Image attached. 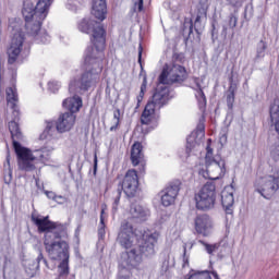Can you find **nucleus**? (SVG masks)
I'll return each instance as SVG.
<instances>
[{"instance_id":"1","label":"nucleus","mask_w":279,"mask_h":279,"mask_svg":"<svg viewBox=\"0 0 279 279\" xmlns=\"http://www.w3.org/2000/svg\"><path fill=\"white\" fill-rule=\"evenodd\" d=\"M31 221L35 223L40 234L45 233L44 245L50 260H60L58 266L59 278H66L71 272L69 258H71V246L69 242L60 239L69 236L66 225L49 220V216L38 217L32 214Z\"/></svg>"},{"instance_id":"2","label":"nucleus","mask_w":279,"mask_h":279,"mask_svg":"<svg viewBox=\"0 0 279 279\" xmlns=\"http://www.w3.org/2000/svg\"><path fill=\"white\" fill-rule=\"evenodd\" d=\"M189 74L186 68L180 64H165L163 69L158 77V84L154 89L151 97L148 99L142 116V125H149L156 119V112L161 108H165L169 101H171V95L169 94V87L167 86H182Z\"/></svg>"},{"instance_id":"3","label":"nucleus","mask_w":279,"mask_h":279,"mask_svg":"<svg viewBox=\"0 0 279 279\" xmlns=\"http://www.w3.org/2000/svg\"><path fill=\"white\" fill-rule=\"evenodd\" d=\"M80 32L83 34H90L93 32L92 43L94 46L87 47L84 56L85 66H92L98 69V72L104 71V50L106 49V28L101 23L90 20L83 19L78 23Z\"/></svg>"},{"instance_id":"4","label":"nucleus","mask_w":279,"mask_h":279,"mask_svg":"<svg viewBox=\"0 0 279 279\" xmlns=\"http://www.w3.org/2000/svg\"><path fill=\"white\" fill-rule=\"evenodd\" d=\"M99 72L98 68H92L86 65V71L81 75L78 80H72L69 85V93L73 95L71 98H66L63 100V108L70 111L71 114L74 112H80V108H82V93H86L93 86L99 84Z\"/></svg>"},{"instance_id":"5","label":"nucleus","mask_w":279,"mask_h":279,"mask_svg":"<svg viewBox=\"0 0 279 279\" xmlns=\"http://www.w3.org/2000/svg\"><path fill=\"white\" fill-rule=\"evenodd\" d=\"M53 0H38L36 7L34 2L25 0L23 3L22 14L25 21V28L27 34H37L43 27V21L49 14Z\"/></svg>"},{"instance_id":"6","label":"nucleus","mask_w":279,"mask_h":279,"mask_svg":"<svg viewBox=\"0 0 279 279\" xmlns=\"http://www.w3.org/2000/svg\"><path fill=\"white\" fill-rule=\"evenodd\" d=\"M9 132L11 133L13 149L17 157V167L20 171H25L26 173L36 171V167L34 166L36 157L29 148L24 147L19 143V141H23V133L21 132V128H19L16 120L9 122Z\"/></svg>"},{"instance_id":"7","label":"nucleus","mask_w":279,"mask_h":279,"mask_svg":"<svg viewBox=\"0 0 279 279\" xmlns=\"http://www.w3.org/2000/svg\"><path fill=\"white\" fill-rule=\"evenodd\" d=\"M156 243H158V233L145 232L138 247L126 252V264L131 267H138L143 263V256L150 258L156 254Z\"/></svg>"},{"instance_id":"8","label":"nucleus","mask_w":279,"mask_h":279,"mask_svg":"<svg viewBox=\"0 0 279 279\" xmlns=\"http://www.w3.org/2000/svg\"><path fill=\"white\" fill-rule=\"evenodd\" d=\"M117 180L120 181L112 204V210L114 211L119 208L122 193H124L129 199L136 197V193H138V172L135 169H129L124 177L118 174Z\"/></svg>"},{"instance_id":"9","label":"nucleus","mask_w":279,"mask_h":279,"mask_svg":"<svg viewBox=\"0 0 279 279\" xmlns=\"http://www.w3.org/2000/svg\"><path fill=\"white\" fill-rule=\"evenodd\" d=\"M206 149V170L201 169L198 172L199 175H203L205 180H219V178H223V175H226V160L213 157V148H210V146H207Z\"/></svg>"},{"instance_id":"10","label":"nucleus","mask_w":279,"mask_h":279,"mask_svg":"<svg viewBox=\"0 0 279 279\" xmlns=\"http://www.w3.org/2000/svg\"><path fill=\"white\" fill-rule=\"evenodd\" d=\"M75 125V114L71 112H65L60 114L57 122H47L46 129L40 134V141H45L48 136H53V132H59L60 134H64V132H70Z\"/></svg>"},{"instance_id":"11","label":"nucleus","mask_w":279,"mask_h":279,"mask_svg":"<svg viewBox=\"0 0 279 279\" xmlns=\"http://www.w3.org/2000/svg\"><path fill=\"white\" fill-rule=\"evenodd\" d=\"M197 210H210L217 202V187L215 183L207 182L195 195Z\"/></svg>"},{"instance_id":"12","label":"nucleus","mask_w":279,"mask_h":279,"mask_svg":"<svg viewBox=\"0 0 279 279\" xmlns=\"http://www.w3.org/2000/svg\"><path fill=\"white\" fill-rule=\"evenodd\" d=\"M9 29L12 32V40L11 46L8 49V62L10 64H14L16 60H19V56H21V51L23 49V43H25V34L21 31L17 24L10 25Z\"/></svg>"},{"instance_id":"13","label":"nucleus","mask_w":279,"mask_h":279,"mask_svg":"<svg viewBox=\"0 0 279 279\" xmlns=\"http://www.w3.org/2000/svg\"><path fill=\"white\" fill-rule=\"evenodd\" d=\"M208 14V7L205 3H199L196 8V17L194 20V24L193 22L190 23L189 27H186V25H184L183 27V36L185 37V45L186 43H189V40H191V35L193 34V27L196 32V34H199V29H202V21H206V16Z\"/></svg>"},{"instance_id":"14","label":"nucleus","mask_w":279,"mask_h":279,"mask_svg":"<svg viewBox=\"0 0 279 279\" xmlns=\"http://www.w3.org/2000/svg\"><path fill=\"white\" fill-rule=\"evenodd\" d=\"M180 193V181L171 182L166 189L159 193L161 206L168 208V206H173L175 204V198Z\"/></svg>"},{"instance_id":"15","label":"nucleus","mask_w":279,"mask_h":279,"mask_svg":"<svg viewBox=\"0 0 279 279\" xmlns=\"http://www.w3.org/2000/svg\"><path fill=\"white\" fill-rule=\"evenodd\" d=\"M132 236H134V227L128 220L122 221L118 233V243L125 250H130L134 243Z\"/></svg>"},{"instance_id":"16","label":"nucleus","mask_w":279,"mask_h":279,"mask_svg":"<svg viewBox=\"0 0 279 279\" xmlns=\"http://www.w3.org/2000/svg\"><path fill=\"white\" fill-rule=\"evenodd\" d=\"M195 230L198 234H203V236H208L210 231L213 230V220L210 216L207 214L198 215L195 218Z\"/></svg>"},{"instance_id":"17","label":"nucleus","mask_w":279,"mask_h":279,"mask_svg":"<svg viewBox=\"0 0 279 279\" xmlns=\"http://www.w3.org/2000/svg\"><path fill=\"white\" fill-rule=\"evenodd\" d=\"M221 204L226 215L234 214V191L232 187H225L221 192Z\"/></svg>"},{"instance_id":"18","label":"nucleus","mask_w":279,"mask_h":279,"mask_svg":"<svg viewBox=\"0 0 279 279\" xmlns=\"http://www.w3.org/2000/svg\"><path fill=\"white\" fill-rule=\"evenodd\" d=\"M131 162L133 167H142V171L145 170V155L143 154V144L136 142L131 148Z\"/></svg>"},{"instance_id":"19","label":"nucleus","mask_w":279,"mask_h":279,"mask_svg":"<svg viewBox=\"0 0 279 279\" xmlns=\"http://www.w3.org/2000/svg\"><path fill=\"white\" fill-rule=\"evenodd\" d=\"M92 14L98 21H106V14H108V5L106 0H93Z\"/></svg>"},{"instance_id":"20","label":"nucleus","mask_w":279,"mask_h":279,"mask_svg":"<svg viewBox=\"0 0 279 279\" xmlns=\"http://www.w3.org/2000/svg\"><path fill=\"white\" fill-rule=\"evenodd\" d=\"M130 213L133 219H138V221H147L149 217V210L143 207V205L132 204Z\"/></svg>"},{"instance_id":"21","label":"nucleus","mask_w":279,"mask_h":279,"mask_svg":"<svg viewBox=\"0 0 279 279\" xmlns=\"http://www.w3.org/2000/svg\"><path fill=\"white\" fill-rule=\"evenodd\" d=\"M7 101L9 106L13 109L14 117H19V110H16V101H19V94L16 93V87L7 88Z\"/></svg>"},{"instance_id":"22","label":"nucleus","mask_w":279,"mask_h":279,"mask_svg":"<svg viewBox=\"0 0 279 279\" xmlns=\"http://www.w3.org/2000/svg\"><path fill=\"white\" fill-rule=\"evenodd\" d=\"M56 146H51V145H46L44 147H41L38 150H35V154H33V156H35L36 158L33 160V165L36 169V160H47V157L49 156V154H51L52 151H54Z\"/></svg>"},{"instance_id":"23","label":"nucleus","mask_w":279,"mask_h":279,"mask_svg":"<svg viewBox=\"0 0 279 279\" xmlns=\"http://www.w3.org/2000/svg\"><path fill=\"white\" fill-rule=\"evenodd\" d=\"M40 262L44 263L47 269H52L51 266H49V262H47V258H45V255H43V252H39L36 262L28 260L29 270L38 271V269H40Z\"/></svg>"},{"instance_id":"24","label":"nucleus","mask_w":279,"mask_h":279,"mask_svg":"<svg viewBox=\"0 0 279 279\" xmlns=\"http://www.w3.org/2000/svg\"><path fill=\"white\" fill-rule=\"evenodd\" d=\"M108 209V206L101 205V211H100V222L98 226V236L99 239H104L106 236V218L108 217V214H106V210Z\"/></svg>"},{"instance_id":"25","label":"nucleus","mask_w":279,"mask_h":279,"mask_svg":"<svg viewBox=\"0 0 279 279\" xmlns=\"http://www.w3.org/2000/svg\"><path fill=\"white\" fill-rule=\"evenodd\" d=\"M234 93H236V84H234L232 77H230V86L227 92V106L229 110H232L234 106Z\"/></svg>"},{"instance_id":"26","label":"nucleus","mask_w":279,"mask_h":279,"mask_svg":"<svg viewBox=\"0 0 279 279\" xmlns=\"http://www.w3.org/2000/svg\"><path fill=\"white\" fill-rule=\"evenodd\" d=\"M267 51V43L265 40H260L256 45V54L253 59V62H260L263 58H265V52Z\"/></svg>"},{"instance_id":"27","label":"nucleus","mask_w":279,"mask_h":279,"mask_svg":"<svg viewBox=\"0 0 279 279\" xmlns=\"http://www.w3.org/2000/svg\"><path fill=\"white\" fill-rule=\"evenodd\" d=\"M195 86L193 87L194 90H197L196 98L198 100L199 106H206V95L202 89V84H199V78H194Z\"/></svg>"},{"instance_id":"28","label":"nucleus","mask_w":279,"mask_h":279,"mask_svg":"<svg viewBox=\"0 0 279 279\" xmlns=\"http://www.w3.org/2000/svg\"><path fill=\"white\" fill-rule=\"evenodd\" d=\"M210 274L214 276L215 279H219V275L217 274V271H196L193 272L189 279H213V277L210 276Z\"/></svg>"},{"instance_id":"29","label":"nucleus","mask_w":279,"mask_h":279,"mask_svg":"<svg viewBox=\"0 0 279 279\" xmlns=\"http://www.w3.org/2000/svg\"><path fill=\"white\" fill-rule=\"evenodd\" d=\"M28 36H34L35 40H37V43H43V45H47V43L50 40V37L47 35V33L40 32V28L36 34H28Z\"/></svg>"},{"instance_id":"30","label":"nucleus","mask_w":279,"mask_h":279,"mask_svg":"<svg viewBox=\"0 0 279 279\" xmlns=\"http://www.w3.org/2000/svg\"><path fill=\"white\" fill-rule=\"evenodd\" d=\"M197 134L192 133L191 135L187 136L186 138V154H191L193 149L197 146V141H195Z\"/></svg>"},{"instance_id":"31","label":"nucleus","mask_w":279,"mask_h":279,"mask_svg":"<svg viewBox=\"0 0 279 279\" xmlns=\"http://www.w3.org/2000/svg\"><path fill=\"white\" fill-rule=\"evenodd\" d=\"M198 243L201 245H203L205 247V251L207 252V254H215V252H217V250H219L220 245L219 243H215V244H209L207 242H205L204 240H198Z\"/></svg>"},{"instance_id":"32","label":"nucleus","mask_w":279,"mask_h":279,"mask_svg":"<svg viewBox=\"0 0 279 279\" xmlns=\"http://www.w3.org/2000/svg\"><path fill=\"white\" fill-rule=\"evenodd\" d=\"M113 119L116 120L114 125H112L110 128V132H117V130H119V125L121 123V110L120 109H116L113 111Z\"/></svg>"},{"instance_id":"33","label":"nucleus","mask_w":279,"mask_h":279,"mask_svg":"<svg viewBox=\"0 0 279 279\" xmlns=\"http://www.w3.org/2000/svg\"><path fill=\"white\" fill-rule=\"evenodd\" d=\"M270 156L274 158L276 161L279 160V144H276L271 147L270 149Z\"/></svg>"},{"instance_id":"34","label":"nucleus","mask_w":279,"mask_h":279,"mask_svg":"<svg viewBox=\"0 0 279 279\" xmlns=\"http://www.w3.org/2000/svg\"><path fill=\"white\" fill-rule=\"evenodd\" d=\"M48 90H51V93H58V90H60V83L56 81L49 82Z\"/></svg>"},{"instance_id":"35","label":"nucleus","mask_w":279,"mask_h":279,"mask_svg":"<svg viewBox=\"0 0 279 279\" xmlns=\"http://www.w3.org/2000/svg\"><path fill=\"white\" fill-rule=\"evenodd\" d=\"M239 19L236 17V15L231 14L229 17V26L234 29V27H236V23H238Z\"/></svg>"},{"instance_id":"36","label":"nucleus","mask_w":279,"mask_h":279,"mask_svg":"<svg viewBox=\"0 0 279 279\" xmlns=\"http://www.w3.org/2000/svg\"><path fill=\"white\" fill-rule=\"evenodd\" d=\"M229 5H232V8H241L243 5V0H227Z\"/></svg>"},{"instance_id":"37","label":"nucleus","mask_w":279,"mask_h":279,"mask_svg":"<svg viewBox=\"0 0 279 279\" xmlns=\"http://www.w3.org/2000/svg\"><path fill=\"white\" fill-rule=\"evenodd\" d=\"M137 62L143 71V45L140 44V47H138V59H137Z\"/></svg>"},{"instance_id":"38","label":"nucleus","mask_w":279,"mask_h":279,"mask_svg":"<svg viewBox=\"0 0 279 279\" xmlns=\"http://www.w3.org/2000/svg\"><path fill=\"white\" fill-rule=\"evenodd\" d=\"M140 93H147V74H144L143 76V83L141 85Z\"/></svg>"},{"instance_id":"39","label":"nucleus","mask_w":279,"mask_h":279,"mask_svg":"<svg viewBox=\"0 0 279 279\" xmlns=\"http://www.w3.org/2000/svg\"><path fill=\"white\" fill-rule=\"evenodd\" d=\"M189 265V255H186V244L183 245V267Z\"/></svg>"},{"instance_id":"40","label":"nucleus","mask_w":279,"mask_h":279,"mask_svg":"<svg viewBox=\"0 0 279 279\" xmlns=\"http://www.w3.org/2000/svg\"><path fill=\"white\" fill-rule=\"evenodd\" d=\"M46 195L48 197V199H56V193L51 192V191H46Z\"/></svg>"},{"instance_id":"41","label":"nucleus","mask_w":279,"mask_h":279,"mask_svg":"<svg viewBox=\"0 0 279 279\" xmlns=\"http://www.w3.org/2000/svg\"><path fill=\"white\" fill-rule=\"evenodd\" d=\"M64 199V196L56 195L54 202H57V204H63Z\"/></svg>"},{"instance_id":"42","label":"nucleus","mask_w":279,"mask_h":279,"mask_svg":"<svg viewBox=\"0 0 279 279\" xmlns=\"http://www.w3.org/2000/svg\"><path fill=\"white\" fill-rule=\"evenodd\" d=\"M97 173V155L94 157V174Z\"/></svg>"},{"instance_id":"43","label":"nucleus","mask_w":279,"mask_h":279,"mask_svg":"<svg viewBox=\"0 0 279 279\" xmlns=\"http://www.w3.org/2000/svg\"><path fill=\"white\" fill-rule=\"evenodd\" d=\"M138 12H143V0H138Z\"/></svg>"},{"instance_id":"44","label":"nucleus","mask_w":279,"mask_h":279,"mask_svg":"<svg viewBox=\"0 0 279 279\" xmlns=\"http://www.w3.org/2000/svg\"><path fill=\"white\" fill-rule=\"evenodd\" d=\"M197 130H199L201 132H204V123H199L197 125Z\"/></svg>"},{"instance_id":"45","label":"nucleus","mask_w":279,"mask_h":279,"mask_svg":"<svg viewBox=\"0 0 279 279\" xmlns=\"http://www.w3.org/2000/svg\"><path fill=\"white\" fill-rule=\"evenodd\" d=\"M141 101H143V96H137V108L141 106Z\"/></svg>"},{"instance_id":"46","label":"nucleus","mask_w":279,"mask_h":279,"mask_svg":"<svg viewBox=\"0 0 279 279\" xmlns=\"http://www.w3.org/2000/svg\"><path fill=\"white\" fill-rule=\"evenodd\" d=\"M12 180V173L9 174V181H5L7 184H10V181Z\"/></svg>"},{"instance_id":"47","label":"nucleus","mask_w":279,"mask_h":279,"mask_svg":"<svg viewBox=\"0 0 279 279\" xmlns=\"http://www.w3.org/2000/svg\"><path fill=\"white\" fill-rule=\"evenodd\" d=\"M138 96L144 98L145 97V92H140Z\"/></svg>"},{"instance_id":"48","label":"nucleus","mask_w":279,"mask_h":279,"mask_svg":"<svg viewBox=\"0 0 279 279\" xmlns=\"http://www.w3.org/2000/svg\"><path fill=\"white\" fill-rule=\"evenodd\" d=\"M118 279H128V277L119 276Z\"/></svg>"},{"instance_id":"49","label":"nucleus","mask_w":279,"mask_h":279,"mask_svg":"<svg viewBox=\"0 0 279 279\" xmlns=\"http://www.w3.org/2000/svg\"><path fill=\"white\" fill-rule=\"evenodd\" d=\"M7 162L10 165V156L7 157Z\"/></svg>"},{"instance_id":"50","label":"nucleus","mask_w":279,"mask_h":279,"mask_svg":"<svg viewBox=\"0 0 279 279\" xmlns=\"http://www.w3.org/2000/svg\"><path fill=\"white\" fill-rule=\"evenodd\" d=\"M214 29H213V36H215V24L213 25Z\"/></svg>"},{"instance_id":"51","label":"nucleus","mask_w":279,"mask_h":279,"mask_svg":"<svg viewBox=\"0 0 279 279\" xmlns=\"http://www.w3.org/2000/svg\"><path fill=\"white\" fill-rule=\"evenodd\" d=\"M193 245H194V244L192 243L191 246H190V250H193Z\"/></svg>"}]
</instances>
